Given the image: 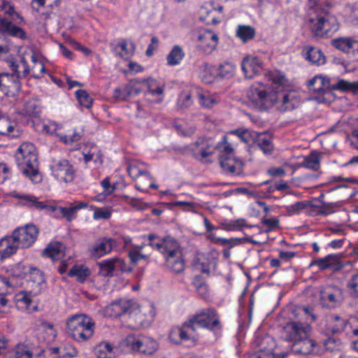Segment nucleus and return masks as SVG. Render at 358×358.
<instances>
[{
    "instance_id": "9b49d317",
    "label": "nucleus",
    "mask_w": 358,
    "mask_h": 358,
    "mask_svg": "<svg viewBox=\"0 0 358 358\" xmlns=\"http://www.w3.org/2000/svg\"><path fill=\"white\" fill-rule=\"evenodd\" d=\"M223 141L215 144L211 138H199L189 145L192 155L199 160H203L212 155L216 149L222 148Z\"/></svg>"
},
{
    "instance_id": "4be33fe9",
    "label": "nucleus",
    "mask_w": 358,
    "mask_h": 358,
    "mask_svg": "<svg viewBox=\"0 0 358 358\" xmlns=\"http://www.w3.org/2000/svg\"><path fill=\"white\" fill-rule=\"evenodd\" d=\"M222 10V6H203L199 10V19L207 24H216L220 22Z\"/></svg>"
},
{
    "instance_id": "4d7b16f0",
    "label": "nucleus",
    "mask_w": 358,
    "mask_h": 358,
    "mask_svg": "<svg viewBox=\"0 0 358 358\" xmlns=\"http://www.w3.org/2000/svg\"><path fill=\"white\" fill-rule=\"evenodd\" d=\"M99 266V275L103 277H113L114 274L110 267V263L108 259L97 263Z\"/></svg>"
},
{
    "instance_id": "c9c22d12",
    "label": "nucleus",
    "mask_w": 358,
    "mask_h": 358,
    "mask_svg": "<svg viewBox=\"0 0 358 358\" xmlns=\"http://www.w3.org/2000/svg\"><path fill=\"white\" fill-rule=\"evenodd\" d=\"M16 301L17 306L27 310L28 312L37 310L36 306H31L32 299L31 296L27 292H20L16 295Z\"/></svg>"
},
{
    "instance_id": "603ef678",
    "label": "nucleus",
    "mask_w": 358,
    "mask_h": 358,
    "mask_svg": "<svg viewBox=\"0 0 358 358\" xmlns=\"http://www.w3.org/2000/svg\"><path fill=\"white\" fill-rule=\"evenodd\" d=\"M113 346L108 343H100L95 348V354L98 358H110Z\"/></svg>"
},
{
    "instance_id": "9d476101",
    "label": "nucleus",
    "mask_w": 358,
    "mask_h": 358,
    "mask_svg": "<svg viewBox=\"0 0 358 358\" xmlns=\"http://www.w3.org/2000/svg\"><path fill=\"white\" fill-rule=\"evenodd\" d=\"M124 343L132 351H137L145 355L154 354L159 348L157 341L145 336L136 337L129 335L126 338Z\"/></svg>"
},
{
    "instance_id": "39448f33",
    "label": "nucleus",
    "mask_w": 358,
    "mask_h": 358,
    "mask_svg": "<svg viewBox=\"0 0 358 358\" xmlns=\"http://www.w3.org/2000/svg\"><path fill=\"white\" fill-rule=\"evenodd\" d=\"M252 106L259 110L272 108L278 101V92L261 83L253 84L247 93Z\"/></svg>"
},
{
    "instance_id": "6ab92c4d",
    "label": "nucleus",
    "mask_w": 358,
    "mask_h": 358,
    "mask_svg": "<svg viewBox=\"0 0 358 358\" xmlns=\"http://www.w3.org/2000/svg\"><path fill=\"white\" fill-rule=\"evenodd\" d=\"M217 42V35L210 30H203L196 36V48L205 54L211 53L216 48Z\"/></svg>"
},
{
    "instance_id": "338daca9",
    "label": "nucleus",
    "mask_w": 358,
    "mask_h": 358,
    "mask_svg": "<svg viewBox=\"0 0 358 358\" xmlns=\"http://www.w3.org/2000/svg\"><path fill=\"white\" fill-rule=\"evenodd\" d=\"M111 216V213L108 210L97 208L94 212V218L95 220H106Z\"/></svg>"
},
{
    "instance_id": "680f3d73",
    "label": "nucleus",
    "mask_w": 358,
    "mask_h": 358,
    "mask_svg": "<svg viewBox=\"0 0 358 358\" xmlns=\"http://www.w3.org/2000/svg\"><path fill=\"white\" fill-rule=\"evenodd\" d=\"M2 3V9L4 10L5 13L10 15L12 17V20H15L16 18H22L20 15L15 12V8L13 6L10 5L8 2H5L3 0H0Z\"/></svg>"
},
{
    "instance_id": "f257e3e1",
    "label": "nucleus",
    "mask_w": 358,
    "mask_h": 358,
    "mask_svg": "<svg viewBox=\"0 0 358 358\" xmlns=\"http://www.w3.org/2000/svg\"><path fill=\"white\" fill-rule=\"evenodd\" d=\"M39 230L34 224H27L15 229L10 236L0 239V259L10 257L18 248H27L31 246L37 239Z\"/></svg>"
},
{
    "instance_id": "5701e85b",
    "label": "nucleus",
    "mask_w": 358,
    "mask_h": 358,
    "mask_svg": "<svg viewBox=\"0 0 358 358\" xmlns=\"http://www.w3.org/2000/svg\"><path fill=\"white\" fill-rule=\"evenodd\" d=\"M333 47L336 49L345 52L356 55L358 54V41L350 37H339L331 40Z\"/></svg>"
},
{
    "instance_id": "69168bd1",
    "label": "nucleus",
    "mask_w": 358,
    "mask_h": 358,
    "mask_svg": "<svg viewBox=\"0 0 358 358\" xmlns=\"http://www.w3.org/2000/svg\"><path fill=\"white\" fill-rule=\"evenodd\" d=\"M347 286L358 296V273L352 275L348 282Z\"/></svg>"
},
{
    "instance_id": "864d4df0",
    "label": "nucleus",
    "mask_w": 358,
    "mask_h": 358,
    "mask_svg": "<svg viewBox=\"0 0 358 358\" xmlns=\"http://www.w3.org/2000/svg\"><path fill=\"white\" fill-rule=\"evenodd\" d=\"M195 92L196 96L199 98V103L206 108H211L215 103L216 101L209 94H203L199 89L195 88Z\"/></svg>"
},
{
    "instance_id": "e433bc0d",
    "label": "nucleus",
    "mask_w": 358,
    "mask_h": 358,
    "mask_svg": "<svg viewBox=\"0 0 358 358\" xmlns=\"http://www.w3.org/2000/svg\"><path fill=\"white\" fill-rule=\"evenodd\" d=\"M196 96L195 88L190 90L182 91L178 97L177 105L180 109L190 107L193 103L192 98Z\"/></svg>"
},
{
    "instance_id": "09e8293b",
    "label": "nucleus",
    "mask_w": 358,
    "mask_h": 358,
    "mask_svg": "<svg viewBox=\"0 0 358 358\" xmlns=\"http://www.w3.org/2000/svg\"><path fill=\"white\" fill-rule=\"evenodd\" d=\"M323 346L327 351L333 352L341 350L342 342L336 337H328L323 341Z\"/></svg>"
},
{
    "instance_id": "72a5a7b5",
    "label": "nucleus",
    "mask_w": 358,
    "mask_h": 358,
    "mask_svg": "<svg viewBox=\"0 0 358 358\" xmlns=\"http://www.w3.org/2000/svg\"><path fill=\"white\" fill-rule=\"evenodd\" d=\"M64 245L60 242H52L43 251L45 257L51 258L52 260L60 259L64 255Z\"/></svg>"
},
{
    "instance_id": "a18cd8bd",
    "label": "nucleus",
    "mask_w": 358,
    "mask_h": 358,
    "mask_svg": "<svg viewBox=\"0 0 358 358\" xmlns=\"http://www.w3.org/2000/svg\"><path fill=\"white\" fill-rule=\"evenodd\" d=\"M33 353L27 346L17 345L9 352V356L5 358H32Z\"/></svg>"
},
{
    "instance_id": "052dcab7",
    "label": "nucleus",
    "mask_w": 358,
    "mask_h": 358,
    "mask_svg": "<svg viewBox=\"0 0 358 358\" xmlns=\"http://www.w3.org/2000/svg\"><path fill=\"white\" fill-rule=\"evenodd\" d=\"M14 290L7 278L0 275V294L7 295L11 294Z\"/></svg>"
},
{
    "instance_id": "8fccbe9b",
    "label": "nucleus",
    "mask_w": 358,
    "mask_h": 358,
    "mask_svg": "<svg viewBox=\"0 0 358 358\" xmlns=\"http://www.w3.org/2000/svg\"><path fill=\"white\" fill-rule=\"evenodd\" d=\"M308 206L307 201H297L294 204L287 206L285 207L287 215L292 216L294 215H299L301 212Z\"/></svg>"
},
{
    "instance_id": "f8f14e48",
    "label": "nucleus",
    "mask_w": 358,
    "mask_h": 358,
    "mask_svg": "<svg viewBox=\"0 0 358 358\" xmlns=\"http://www.w3.org/2000/svg\"><path fill=\"white\" fill-rule=\"evenodd\" d=\"M149 245L159 251L164 259L181 252L179 243L172 237L168 236L162 240H157V237L154 234L148 235Z\"/></svg>"
},
{
    "instance_id": "473e14b6",
    "label": "nucleus",
    "mask_w": 358,
    "mask_h": 358,
    "mask_svg": "<svg viewBox=\"0 0 358 358\" xmlns=\"http://www.w3.org/2000/svg\"><path fill=\"white\" fill-rule=\"evenodd\" d=\"M255 143L265 155H270L273 151L272 136L269 134H259L256 137Z\"/></svg>"
},
{
    "instance_id": "13d9d810",
    "label": "nucleus",
    "mask_w": 358,
    "mask_h": 358,
    "mask_svg": "<svg viewBox=\"0 0 358 358\" xmlns=\"http://www.w3.org/2000/svg\"><path fill=\"white\" fill-rule=\"evenodd\" d=\"M22 199L24 201V204L29 207H33L38 210L45 208L47 205L43 202L39 201L36 197L30 195H25L22 197Z\"/></svg>"
},
{
    "instance_id": "3c124183",
    "label": "nucleus",
    "mask_w": 358,
    "mask_h": 358,
    "mask_svg": "<svg viewBox=\"0 0 358 358\" xmlns=\"http://www.w3.org/2000/svg\"><path fill=\"white\" fill-rule=\"evenodd\" d=\"M235 65L231 62H224L219 66L218 75L221 78H229L234 76Z\"/></svg>"
},
{
    "instance_id": "412c9836",
    "label": "nucleus",
    "mask_w": 358,
    "mask_h": 358,
    "mask_svg": "<svg viewBox=\"0 0 358 358\" xmlns=\"http://www.w3.org/2000/svg\"><path fill=\"white\" fill-rule=\"evenodd\" d=\"M300 104V100L293 92H278V101L275 105L276 108L282 113L292 111Z\"/></svg>"
},
{
    "instance_id": "7ed1b4c3",
    "label": "nucleus",
    "mask_w": 358,
    "mask_h": 358,
    "mask_svg": "<svg viewBox=\"0 0 358 358\" xmlns=\"http://www.w3.org/2000/svg\"><path fill=\"white\" fill-rule=\"evenodd\" d=\"M15 162L22 174L34 183L42 180L39 171L38 152L36 147L31 143H23L15 154Z\"/></svg>"
},
{
    "instance_id": "0eeeda50",
    "label": "nucleus",
    "mask_w": 358,
    "mask_h": 358,
    "mask_svg": "<svg viewBox=\"0 0 358 358\" xmlns=\"http://www.w3.org/2000/svg\"><path fill=\"white\" fill-rule=\"evenodd\" d=\"M193 327L206 329L210 331L217 332L222 329V324L217 310L213 308H206L200 310L189 318Z\"/></svg>"
},
{
    "instance_id": "1a4fd4ad",
    "label": "nucleus",
    "mask_w": 358,
    "mask_h": 358,
    "mask_svg": "<svg viewBox=\"0 0 358 358\" xmlns=\"http://www.w3.org/2000/svg\"><path fill=\"white\" fill-rule=\"evenodd\" d=\"M195 332L196 328L192 323L190 324V320L188 319L181 326L173 327L169 332V338L176 345L181 344L185 341H190L192 345H195L197 341Z\"/></svg>"
},
{
    "instance_id": "4c0bfd02",
    "label": "nucleus",
    "mask_w": 358,
    "mask_h": 358,
    "mask_svg": "<svg viewBox=\"0 0 358 358\" xmlns=\"http://www.w3.org/2000/svg\"><path fill=\"white\" fill-rule=\"evenodd\" d=\"M255 34V29L250 25L240 24L236 29V36L243 43L252 40Z\"/></svg>"
},
{
    "instance_id": "5fc2aeb1",
    "label": "nucleus",
    "mask_w": 358,
    "mask_h": 358,
    "mask_svg": "<svg viewBox=\"0 0 358 358\" xmlns=\"http://www.w3.org/2000/svg\"><path fill=\"white\" fill-rule=\"evenodd\" d=\"M200 77L203 82L211 83L214 80V76L212 73V67L207 63L203 64L200 66Z\"/></svg>"
},
{
    "instance_id": "4468645a",
    "label": "nucleus",
    "mask_w": 358,
    "mask_h": 358,
    "mask_svg": "<svg viewBox=\"0 0 358 358\" xmlns=\"http://www.w3.org/2000/svg\"><path fill=\"white\" fill-rule=\"evenodd\" d=\"M317 266L320 270L331 269L333 272H338L341 271L345 267H352V263L350 261L342 262L341 260V255H328L324 258L313 259L310 266Z\"/></svg>"
},
{
    "instance_id": "c03bdc74",
    "label": "nucleus",
    "mask_w": 358,
    "mask_h": 358,
    "mask_svg": "<svg viewBox=\"0 0 358 358\" xmlns=\"http://www.w3.org/2000/svg\"><path fill=\"white\" fill-rule=\"evenodd\" d=\"M90 274L89 269L84 266H73L69 271L68 275L70 277H76L77 280L84 282L87 277Z\"/></svg>"
},
{
    "instance_id": "e2e57ef3",
    "label": "nucleus",
    "mask_w": 358,
    "mask_h": 358,
    "mask_svg": "<svg viewBox=\"0 0 358 358\" xmlns=\"http://www.w3.org/2000/svg\"><path fill=\"white\" fill-rule=\"evenodd\" d=\"M83 136V132L73 131L70 135H63L60 136V139L66 144L78 141Z\"/></svg>"
},
{
    "instance_id": "2eb2a0df",
    "label": "nucleus",
    "mask_w": 358,
    "mask_h": 358,
    "mask_svg": "<svg viewBox=\"0 0 358 358\" xmlns=\"http://www.w3.org/2000/svg\"><path fill=\"white\" fill-rule=\"evenodd\" d=\"M256 342L259 349L250 355L249 358H285L287 355V352L273 353L275 345L273 338L269 336L258 338Z\"/></svg>"
},
{
    "instance_id": "dca6fc26",
    "label": "nucleus",
    "mask_w": 358,
    "mask_h": 358,
    "mask_svg": "<svg viewBox=\"0 0 358 358\" xmlns=\"http://www.w3.org/2000/svg\"><path fill=\"white\" fill-rule=\"evenodd\" d=\"M52 173L58 180L65 182H72L76 171L69 160L62 159L54 160L51 165Z\"/></svg>"
},
{
    "instance_id": "ea45409f",
    "label": "nucleus",
    "mask_w": 358,
    "mask_h": 358,
    "mask_svg": "<svg viewBox=\"0 0 358 358\" xmlns=\"http://www.w3.org/2000/svg\"><path fill=\"white\" fill-rule=\"evenodd\" d=\"M331 90H339L341 92L352 91L358 92V81L350 83L345 80H338L335 83H331Z\"/></svg>"
},
{
    "instance_id": "7c9ffc66",
    "label": "nucleus",
    "mask_w": 358,
    "mask_h": 358,
    "mask_svg": "<svg viewBox=\"0 0 358 358\" xmlns=\"http://www.w3.org/2000/svg\"><path fill=\"white\" fill-rule=\"evenodd\" d=\"M20 78V74H18V76H17L13 73H1L0 90L2 92H6L8 91L10 88L18 89L20 87L19 78Z\"/></svg>"
},
{
    "instance_id": "a19ab883",
    "label": "nucleus",
    "mask_w": 358,
    "mask_h": 358,
    "mask_svg": "<svg viewBox=\"0 0 358 358\" xmlns=\"http://www.w3.org/2000/svg\"><path fill=\"white\" fill-rule=\"evenodd\" d=\"M185 56V52L179 45H174L171 52L166 56L167 64L170 66H176L181 62Z\"/></svg>"
},
{
    "instance_id": "58836bf2",
    "label": "nucleus",
    "mask_w": 358,
    "mask_h": 358,
    "mask_svg": "<svg viewBox=\"0 0 358 358\" xmlns=\"http://www.w3.org/2000/svg\"><path fill=\"white\" fill-rule=\"evenodd\" d=\"M87 207V203L85 202H77L71 204L68 208L60 207L59 211L61 214L66 218L68 221H71L75 217V214L78 210L85 208Z\"/></svg>"
},
{
    "instance_id": "6e6d98bb",
    "label": "nucleus",
    "mask_w": 358,
    "mask_h": 358,
    "mask_svg": "<svg viewBox=\"0 0 358 358\" xmlns=\"http://www.w3.org/2000/svg\"><path fill=\"white\" fill-rule=\"evenodd\" d=\"M76 98L80 104L87 108H91L92 99L85 90H78L76 92Z\"/></svg>"
},
{
    "instance_id": "b1692460",
    "label": "nucleus",
    "mask_w": 358,
    "mask_h": 358,
    "mask_svg": "<svg viewBox=\"0 0 358 358\" xmlns=\"http://www.w3.org/2000/svg\"><path fill=\"white\" fill-rule=\"evenodd\" d=\"M242 70L246 77L252 78L261 73L262 63L257 57H246L242 62Z\"/></svg>"
},
{
    "instance_id": "0e129e2a",
    "label": "nucleus",
    "mask_w": 358,
    "mask_h": 358,
    "mask_svg": "<svg viewBox=\"0 0 358 358\" xmlns=\"http://www.w3.org/2000/svg\"><path fill=\"white\" fill-rule=\"evenodd\" d=\"M243 227H250L246 224V220L245 219H238L235 220H231L228 224V228L230 230H238Z\"/></svg>"
},
{
    "instance_id": "de8ad7c7",
    "label": "nucleus",
    "mask_w": 358,
    "mask_h": 358,
    "mask_svg": "<svg viewBox=\"0 0 358 358\" xmlns=\"http://www.w3.org/2000/svg\"><path fill=\"white\" fill-rule=\"evenodd\" d=\"M341 206L340 201L337 202H322V205L319 207L317 214L322 215H328L337 210Z\"/></svg>"
},
{
    "instance_id": "423d86ee",
    "label": "nucleus",
    "mask_w": 358,
    "mask_h": 358,
    "mask_svg": "<svg viewBox=\"0 0 358 358\" xmlns=\"http://www.w3.org/2000/svg\"><path fill=\"white\" fill-rule=\"evenodd\" d=\"M106 313L110 317H120L124 314H129L136 327H144L148 324L143 314L138 309V305L131 300L120 299L113 302L106 308Z\"/></svg>"
},
{
    "instance_id": "f03ea898",
    "label": "nucleus",
    "mask_w": 358,
    "mask_h": 358,
    "mask_svg": "<svg viewBox=\"0 0 358 358\" xmlns=\"http://www.w3.org/2000/svg\"><path fill=\"white\" fill-rule=\"evenodd\" d=\"M309 7V27L317 36H331L339 29L336 17L329 13L328 4L325 6L319 1L315 6Z\"/></svg>"
},
{
    "instance_id": "bb28decb",
    "label": "nucleus",
    "mask_w": 358,
    "mask_h": 358,
    "mask_svg": "<svg viewBox=\"0 0 358 358\" xmlns=\"http://www.w3.org/2000/svg\"><path fill=\"white\" fill-rule=\"evenodd\" d=\"M347 324V321L336 314L329 315L325 325L327 333L333 334L342 332Z\"/></svg>"
},
{
    "instance_id": "20e7f679",
    "label": "nucleus",
    "mask_w": 358,
    "mask_h": 358,
    "mask_svg": "<svg viewBox=\"0 0 358 358\" xmlns=\"http://www.w3.org/2000/svg\"><path fill=\"white\" fill-rule=\"evenodd\" d=\"M94 323L87 315L71 317L66 322V333L75 341H86L94 334Z\"/></svg>"
},
{
    "instance_id": "49530a36",
    "label": "nucleus",
    "mask_w": 358,
    "mask_h": 358,
    "mask_svg": "<svg viewBox=\"0 0 358 358\" xmlns=\"http://www.w3.org/2000/svg\"><path fill=\"white\" fill-rule=\"evenodd\" d=\"M301 165L313 171L318 170L320 166L318 154L316 152H311L308 156L304 157Z\"/></svg>"
},
{
    "instance_id": "a211bd4d",
    "label": "nucleus",
    "mask_w": 358,
    "mask_h": 358,
    "mask_svg": "<svg viewBox=\"0 0 358 358\" xmlns=\"http://www.w3.org/2000/svg\"><path fill=\"white\" fill-rule=\"evenodd\" d=\"M343 300V291L337 286L327 285L320 291V301L324 306L334 308L339 306Z\"/></svg>"
},
{
    "instance_id": "774afa93",
    "label": "nucleus",
    "mask_w": 358,
    "mask_h": 358,
    "mask_svg": "<svg viewBox=\"0 0 358 358\" xmlns=\"http://www.w3.org/2000/svg\"><path fill=\"white\" fill-rule=\"evenodd\" d=\"M101 185L104 189L106 195L112 194L115 189V186L110 184V179L108 178L103 179L101 181Z\"/></svg>"
},
{
    "instance_id": "bf43d9fd",
    "label": "nucleus",
    "mask_w": 358,
    "mask_h": 358,
    "mask_svg": "<svg viewBox=\"0 0 358 358\" xmlns=\"http://www.w3.org/2000/svg\"><path fill=\"white\" fill-rule=\"evenodd\" d=\"M266 77L274 84L282 85L286 82V78L284 74L280 71H268L266 73Z\"/></svg>"
},
{
    "instance_id": "c85d7f7f",
    "label": "nucleus",
    "mask_w": 358,
    "mask_h": 358,
    "mask_svg": "<svg viewBox=\"0 0 358 358\" xmlns=\"http://www.w3.org/2000/svg\"><path fill=\"white\" fill-rule=\"evenodd\" d=\"M315 346V342L309 339L308 336L306 338H301L293 343L291 350L294 354L306 355L311 353Z\"/></svg>"
},
{
    "instance_id": "6e6552de",
    "label": "nucleus",
    "mask_w": 358,
    "mask_h": 358,
    "mask_svg": "<svg viewBox=\"0 0 358 358\" xmlns=\"http://www.w3.org/2000/svg\"><path fill=\"white\" fill-rule=\"evenodd\" d=\"M220 155V164L223 171L230 176H239L242 174L243 163L234 156V149L224 138Z\"/></svg>"
},
{
    "instance_id": "2f4dec72",
    "label": "nucleus",
    "mask_w": 358,
    "mask_h": 358,
    "mask_svg": "<svg viewBox=\"0 0 358 358\" xmlns=\"http://www.w3.org/2000/svg\"><path fill=\"white\" fill-rule=\"evenodd\" d=\"M136 81L139 83L138 87L141 89V92L147 90L152 95H160L162 94L164 92L162 86L158 84L155 79H136Z\"/></svg>"
},
{
    "instance_id": "c756f323",
    "label": "nucleus",
    "mask_w": 358,
    "mask_h": 358,
    "mask_svg": "<svg viewBox=\"0 0 358 358\" xmlns=\"http://www.w3.org/2000/svg\"><path fill=\"white\" fill-rule=\"evenodd\" d=\"M166 267L176 273H182L185 268V260L182 258V252L165 258Z\"/></svg>"
},
{
    "instance_id": "f704fd0d",
    "label": "nucleus",
    "mask_w": 358,
    "mask_h": 358,
    "mask_svg": "<svg viewBox=\"0 0 358 358\" xmlns=\"http://www.w3.org/2000/svg\"><path fill=\"white\" fill-rule=\"evenodd\" d=\"M0 135L16 137L19 131L15 129L10 120L0 113Z\"/></svg>"
},
{
    "instance_id": "aec40b11",
    "label": "nucleus",
    "mask_w": 358,
    "mask_h": 358,
    "mask_svg": "<svg viewBox=\"0 0 358 358\" xmlns=\"http://www.w3.org/2000/svg\"><path fill=\"white\" fill-rule=\"evenodd\" d=\"M138 85L139 83L136 81V79L131 80L128 83L117 87L113 90V98L116 101H125L131 96L141 93Z\"/></svg>"
},
{
    "instance_id": "f3484780",
    "label": "nucleus",
    "mask_w": 358,
    "mask_h": 358,
    "mask_svg": "<svg viewBox=\"0 0 358 358\" xmlns=\"http://www.w3.org/2000/svg\"><path fill=\"white\" fill-rule=\"evenodd\" d=\"M119 244L120 240L108 236L101 237L94 243L89 252L91 257L100 258L109 254L112 250H116Z\"/></svg>"
},
{
    "instance_id": "393cba45",
    "label": "nucleus",
    "mask_w": 358,
    "mask_h": 358,
    "mask_svg": "<svg viewBox=\"0 0 358 358\" xmlns=\"http://www.w3.org/2000/svg\"><path fill=\"white\" fill-rule=\"evenodd\" d=\"M0 33L20 39H25L27 38V34L22 29L14 25L11 22L3 17H0Z\"/></svg>"
},
{
    "instance_id": "a878e982",
    "label": "nucleus",
    "mask_w": 358,
    "mask_h": 358,
    "mask_svg": "<svg viewBox=\"0 0 358 358\" xmlns=\"http://www.w3.org/2000/svg\"><path fill=\"white\" fill-rule=\"evenodd\" d=\"M303 55L305 59L312 64L320 66L326 63V57L318 48L306 46L303 50Z\"/></svg>"
},
{
    "instance_id": "cd10ccee",
    "label": "nucleus",
    "mask_w": 358,
    "mask_h": 358,
    "mask_svg": "<svg viewBox=\"0 0 358 358\" xmlns=\"http://www.w3.org/2000/svg\"><path fill=\"white\" fill-rule=\"evenodd\" d=\"M310 90L315 92L322 93L331 90V81L329 78L324 76H315L308 83Z\"/></svg>"
},
{
    "instance_id": "ddd939ff",
    "label": "nucleus",
    "mask_w": 358,
    "mask_h": 358,
    "mask_svg": "<svg viewBox=\"0 0 358 358\" xmlns=\"http://www.w3.org/2000/svg\"><path fill=\"white\" fill-rule=\"evenodd\" d=\"M310 327L306 323L292 321L287 322L283 327L282 337L287 341L294 343L301 338L308 336Z\"/></svg>"
},
{
    "instance_id": "37998d69",
    "label": "nucleus",
    "mask_w": 358,
    "mask_h": 358,
    "mask_svg": "<svg viewBox=\"0 0 358 358\" xmlns=\"http://www.w3.org/2000/svg\"><path fill=\"white\" fill-rule=\"evenodd\" d=\"M127 172L134 179H137L140 176L145 177L148 180L152 179V176L147 171L142 170L137 162H132L127 166Z\"/></svg>"
},
{
    "instance_id": "79ce46f5",
    "label": "nucleus",
    "mask_w": 358,
    "mask_h": 358,
    "mask_svg": "<svg viewBox=\"0 0 358 358\" xmlns=\"http://www.w3.org/2000/svg\"><path fill=\"white\" fill-rule=\"evenodd\" d=\"M110 263V267L114 275H118L119 273L128 272L131 271L129 266H128L125 262L119 257H113L108 259Z\"/></svg>"
}]
</instances>
